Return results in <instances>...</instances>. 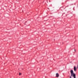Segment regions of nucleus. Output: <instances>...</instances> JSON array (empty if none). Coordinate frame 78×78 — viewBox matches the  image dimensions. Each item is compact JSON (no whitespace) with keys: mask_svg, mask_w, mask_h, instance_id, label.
Here are the masks:
<instances>
[{"mask_svg":"<svg viewBox=\"0 0 78 78\" xmlns=\"http://www.w3.org/2000/svg\"><path fill=\"white\" fill-rule=\"evenodd\" d=\"M56 77H59V74H58V73H57L56 74Z\"/></svg>","mask_w":78,"mask_h":78,"instance_id":"f03ea898","label":"nucleus"},{"mask_svg":"<svg viewBox=\"0 0 78 78\" xmlns=\"http://www.w3.org/2000/svg\"><path fill=\"white\" fill-rule=\"evenodd\" d=\"M21 75V74L20 73H19V75Z\"/></svg>","mask_w":78,"mask_h":78,"instance_id":"20e7f679","label":"nucleus"},{"mask_svg":"<svg viewBox=\"0 0 78 78\" xmlns=\"http://www.w3.org/2000/svg\"><path fill=\"white\" fill-rule=\"evenodd\" d=\"M74 51L75 52H76V50L75 49H74Z\"/></svg>","mask_w":78,"mask_h":78,"instance_id":"39448f33","label":"nucleus"},{"mask_svg":"<svg viewBox=\"0 0 78 78\" xmlns=\"http://www.w3.org/2000/svg\"><path fill=\"white\" fill-rule=\"evenodd\" d=\"M77 69H78V64L77 65Z\"/></svg>","mask_w":78,"mask_h":78,"instance_id":"7ed1b4c3","label":"nucleus"},{"mask_svg":"<svg viewBox=\"0 0 78 78\" xmlns=\"http://www.w3.org/2000/svg\"><path fill=\"white\" fill-rule=\"evenodd\" d=\"M74 70L75 72L76 71V68L75 66L74 67Z\"/></svg>","mask_w":78,"mask_h":78,"instance_id":"f257e3e1","label":"nucleus"}]
</instances>
